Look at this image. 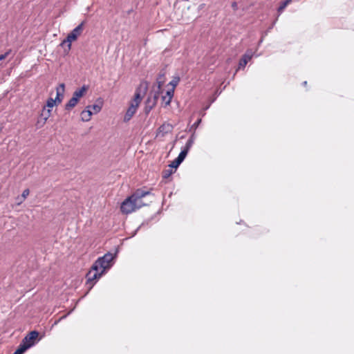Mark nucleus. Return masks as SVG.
<instances>
[{"label": "nucleus", "mask_w": 354, "mask_h": 354, "mask_svg": "<svg viewBox=\"0 0 354 354\" xmlns=\"http://www.w3.org/2000/svg\"><path fill=\"white\" fill-rule=\"evenodd\" d=\"M151 194V191L138 189L126 198L121 204L120 209L124 214H128L147 205L142 199Z\"/></svg>", "instance_id": "f257e3e1"}, {"label": "nucleus", "mask_w": 354, "mask_h": 354, "mask_svg": "<svg viewBox=\"0 0 354 354\" xmlns=\"http://www.w3.org/2000/svg\"><path fill=\"white\" fill-rule=\"evenodd\" d=\"M115 254L111 252L106 253L103 257H99L92 266L93 270H102L103 272L106 269L111 268V262L115 258Z\"/></svg>", "instance_id": "f03ea898"}, {"label": "nucleus", "mask_w": 354, "mask_h": 354, "mask_svg": "<svg viewBox=\"0 0 354 354\" xmlns=\"http://www.w3.org/2000/svg\"><path fill=\"white\" fill-rule=\"evenodd\" d=\"M84 21H82L80 24L77 27H75L66 37V38L61 43V46H63L64 44H67L68 49L69 51L71 48V42L77 39V37L82 34L83 31Z\"/></svg>", "instance_id": "7ed1b4c3"}, {"label": "nucleus", "mask_w": 354, "mask_h": 354, "mask_svg": "<svg viewBox=\"0 0 354 354\" xmlns=\"http://www.w3.org/2000/svg\"><path fill=\"white\" fill-rule=\"evenodd\" d=\"M159 98V92L156 91L153 93H151L146 102L145 106V112L148 114L151 109L156 106L158 99Z\"/></svg>", "instance_id": "20e7f679"}, {"label": "nucleus", "mask_w": 354, "mask_h": 354, "mask_svg": "<svg viewBox=\"0 0 354 354\" xmlns=\"http://www.w3.org/2000/svg\"><path fill=\"white\" fill-rule=\"evenodd\" d=\"M103 272L102 270H90L86 274V284L89 286V289H91L95 284V280L99 279L102 274Z\"/></svg>", "instance_id": "39448f33"}, {"label": "nucleus", "mask_w": 354, "mask_h": 354, "mask_svg": "<svg viewBox=\"0 0 354 354\" xmlns=\"http://www.w3.org/2000/svg\"><path fill=\"white\" fill-rule=\"evenodd\" d=\"M39 335V333L37 330H32L21 341V344L24 345L28 346L29 348L34 346L36 342V339Z\"/></svg>", "instance_id": "423d86ee"}, {"label": "nucleus", "mask_w": 354, "mask_h": 354, "mask_svg": "<svg viewBox=\"0 0 354 354\" xmlns=\"http://www.w3.org/2000/svg\"><path fill=\"white\" fill-rule=\"evenodd\" d=\"M253 53L252 50H247L246 53L242 56L239 63V68H244L248 62L252 59Z\"/></svg>", "instance_id": "0eeeda50"}, {"label": "nucleus", "mask_w": 354, "mask_h": 354, "mask_svg": "<svg viewBox=\"0 0 354 354\" xmlns=\"http://www.w3.org/2000/svg\"><path fill=\"white\" fill-rule=\"evenodd\" d=\"M137 109H138L137 106H135L134 105L131 104L130 106L128 108V109L124 115V122L129 121L131 119V118L133 116V115L136 113Z\"/></svg>", "instance_id": "6e6552de"}, {"label": "nucleus", "mask_w": 354, "mask_h": 354, "mask_svg": "<svg viewBox=\"0 0 354 354\" xmlns=\"http://www.w3.org/2000/svg\"><path fill=\"white\" fill-rule=\"evenodd\" d=\"M173 129L171 124L169 123H165L162 124L158 129V134H161L162 136H164L166 133L171 132Z\"/></svg>", "instance_id": "1a4fd4ad"}, {"label": "nucleus", "mask_w": 354, "mask_h": 354, "mask_svg": "<svg viewBox=\"0 0 354 354\" xmlns=\"http://www.w3.org/2000/svg\"><path fill=\"white\" fill-rule=\"evenodd\" d=\"M141 86H142V84H140V87L137 88L136 93H135L134 99H133V102L131 103V104H133L137 107H138V106L142 100V97L141 96V94H140Z\"/></svg>", "instance_id": "9d476101"}, {"label": "nucleus", "mask_w": 354, "mask_h": 354, "mask_svg": "<svg viewBox=\"0 0 354 354\" xmlns=\"http://www.w3.org/2000/svg\"><path fill=\"white\" fill-rule=\"evenodd\" d=\"M174 95V90L171 89L166 92V95L162 97V100L165 102V106H167L170 104L171 99Z\"/></svg>", "instance_id": "9b49d317"}, {"label": "nucleus", "mask_w": 354, "mask_h": 354, "mask_svg": "<svg viewBox=\"0 0 354 354\" xmlns=\"http://www.w3.org/2000/svg\"><path fill=\"white\" fill-rule=\"evenodd\" d=\"M86 90L87 87L85 85H84L80 89L76 90L73 93V97H76V99L79 100L80 98L84 95Z\"/></svg>", "instance_id": "f8f14e48"}, {"label": "nucleus", "mask_w": 354, "mask_h": 354, "mask_svg": "<svg viewBox=\"0 0 354 354\" xmlns=\"http://www.w3.org/2000/svg\"><path fill=\"white\" fill-rule=\"evenodd\" d=\"M79 102L78 100L76 99V97H71L70 100L65 105V109L67 111L71 110L73 107L76 106L77 102Z\"/></svg>", "instance_id": "ddd939ff"}, {"label": "nucleus", "mask_w": 354, "mask_h": 354, "mask_svg": "<svg viewBox=\"0 0 354 354\" xmlns=\"http://www.w3.org/2000/svg\"><path fill=\"white\" fill-rule=\"evenodd\" d=\"M165 83V74H159L156 79L157 89L159 93L162 84Z\"/></svg>", "instance_id": "4468645a"}, {"label": "nucleus", "mask_w": 354, "mask_h": 354, "mask_svg": "<svg viewBox=\"0 0 354 354\" xmlns=\"http://www.w3.org/2000/svg\"><path fill=\"white\" fill-rule=\"evenodd\" d=\"M28 348H29V345L28 346H26V345L25 346V345L22 344L21 343H20V344L19 345L18 348L14 352L13 354H23Z\"/></svg>", "instance_id": "2eb2a0df"}, {"label": "nucleus", "mask_w": 354, "mask_h": 354, "mask_svg": "<svg viewBox=\"0 0 354 354\" xmlns=\"http://www.w3.org/2000/svg\"><path fill=\"white\" fill-rule=\"evenodd\" d=\"M50 109L46 110L45 106L43 108L42 112L41 113V117L43 118L44 122L43 123H45L48 118L50 115Z\"/></svg>", "instance_id": "dca6fc26"}, {"label": "nucleus", "mask_w": 354, "mask_h": 354, "mask_svg": "<svg viewBox=\"0 0 354 354\" xmlns=\"http://www.w3.org/2000/svg\"><path fill=\"white\" fill-rule=\"evenodd\" d=\"M292 1V0H285L281 2L279 7L278 8V12L281 13L286 7Z\"/></svg>", "instance_id": "f3484780"}, {"label": "nucleus", "mask_w": 354, "mask_h": 354, "mask_svg": "<svg viewBox=\"0 0 354 354\" xmlns=\"http://www.w3.org/2000/svg\"><path fill=\"white\" fill-rule=\"evenodd\" d=\"M87 109H91L93 113H97L101 111L102 106L98 104H93L88 106Z\"/></svg>", "instance_id": "a211bd4d"}, {"label": "nucleus", "mask_w": 354, "mask_h": 354, "mask_svg": "<svg viewBox=\"0 0 354 354\" xmlns=\"http://www.w3.org/2000/svg\"><path fill=\"white\" fill-rule=\"evenodd\" d=\"M175 171H174L171 167L167 169L163 170L162 175L163 178H168Z\"/></svg>", "instance_id": "6ab92c4d"}, {"label": "nucleus", "mask_w": 354, "mask_h": 354, "mask_svg": "<svg viewBox=\"0 0 354 354\" xmlns=\"http://www.w3.org/2000/svg\"><path fill=\"white\" fill-rule=\"evenodd\" d=\"M188 152V150L183 148V149L180 151L177 158L181 162H183L185 160V157L187 156Z\"/></svg>", "instance_id": "aec40b11"}, {"label": "nucleus", "mask_w": 354, "mask_h": 354, "mask_svg": "<svg viewBox=\"0 0 354 354\" xmlns=\"http://www.w3.org/2000/svg\"><path fill=\"white\" fill-rule=\"evenodd\" d=\"M181 161L179 160L177 158L169 165V167L173 169H177L178 167L181 164Z\"/></svg>", "instance_id": "412c9836"}, {"label": "nucleus", "mask_w": 354, "mask_h": 354, "mask_svg": "<svg viewBox=\"0 0 354 354\" xmlns=\"http://www.w3.org/2000/svg\"><path fill=\"white\" fill-rule=\"evenodd\" d=\"M56 103V100L50 97L47 100L46 106L48 108H53Z\"/></svg>", "instance_id": "4be33fe9"}, {"label": "nucleus", "mask_w": 354, "mask_h": 354, "mask_svg": "<svg viewBox=\"0 0 354 354\" xmlns=\"http://www.w3.org/2000/svg\"><path fill=\"white\" fill-rule=\"evenodd\" d=\"M81 118L83 121L88 122L91 120V117L88 115L86 111H82L81 113Z\"/></svg>", "instance_id": "5701e85b"}, {"label": "nucleus", "mask_w": 354, "mask_h": 354, "mask_svg": "<svg viewBox=\"0 0 354 354\" xmlns=\"http://www.w3.org/2000/svg\"><path fill=\"white\" fill-rule=\"evenodd\" d=\"M201 122V119H198L191 127L190 128V131H195L198 125L200 124V123Z\"/></svg>", "instance_id": "b1692460"}, {"label": "nucleus", "mask_w": 354, "mask_h": 354, "mask_svg": "<svg viewBox=\"0 0 354 354\" xmlns=\"http://www.w3.org/2000/svg\"><path fill=\"white\" fill-rule=\"evenodd\" d=\"M193 144H194V140H188L185 144V146L184 147V149L189 151V149L192 147Z\"/></svg>", "instance_id": "393cba45"}, {"label": "nucleus", "mask_w": 354, "mask_h": 354, "mask_svg": "<svg viewBox=\"0 0 354 354\" xmlns=\"http://www.w3.org/2000/svg\"><path fill=\"white\" fill-rule=\"evenodd\" d=\"M29 189H26L23 191L22 192V194H21V198L23 200H24L29 194Z\"/></svg>", "instance_id": "a878e982"}, {"label": "nucleus", "mask_w": 354, "mask_h": 354, "mask_svg": "<svg viewBox=\"0 0 354 354\" xmlns=\"http://www.w3.org/2000/svg\"><path fill=\"white\" fill-rule=\"evenodd\" d=\"M180 81V78L179 77H176L175 79H174L171 82H170V84H171L173 86H176L178 82Z\"/></svg>", "instance_id": "bb28decb"}, {"label": "nucleus", "mask_w": 354, "mask_h": 354, "mask_svg": "<svg viewBox=\"0 0 354 354\" xmlns=\"http://www.w3.org/2000/svg\"><path fill=\"white\" fill-rule=\"evenodd\" d=\"M62 95V94L59 92V91L57 90V95H56V98L55 99L56 100V102L57 101L59 103H60L62 102V98H60V96Z\"/></svg>", "instance_id": "cd10ccee"}, {"label": "nucleus", "mask_w": 354, "mask_h": 354, "mask_svg": "<svg viewBox=\"0 0 354 354\" xmlns=\"http://www.w3.org/2000/svg\"><path fill=\"white\" fill-rule=\"evenodd\" d=\"M10 50H8L6 53H5L4 54L1 55H0V61L2 59H4L10 54Z\"/></svg>", "instance_id": "c85d7f7f"}, {"label": "nucleus", "mask_w": 354, "mask_h": 354, "mask_svg": "<svg viewBox=\"0 0 354 354\" xmlns=\"http://www.w3.org/2000/svg\"><path fill=\"white\" fill-rule=\"evenodd\" d=\"M84 111H86V113H87L88 115H89L91 118V115H93V111H91V109H87V107L86 108L85 110H84Z\"/></svg>", "instance_id": "c756f323"}, {"label": "nucleus", "mask_w": 354, "mask_h": 354, "mask_svg": "<svg viewBox=\"0 0 354 354\" xmlns=\"http://www.w3.org/2000/svg\"><path fill=\"white\" fill-rule=\"evenodd\" d=\"M232 7L234 10H236L237 9V3L236 2H233L232 4Z\"/></svg>", "instance_id": "7c9ffc66"}, {"label": "nucleus", "mask_w": 354, "mask_h": 354, "mask_svg": "<svg viewBox=\"0 0 354 354\" xmlns=\"http://www.w3.org/2000/svg\"><path fill=\"white\" fill-rule=\"evenodd\" d=\"M188 140H192L194 141V135H192Z\"/></svg>", "instance_id": "2f4dec72"}, {"label": "nucleus", "mask_w": 354, "mask_h": 354, "mask_svg": "<svg viewBox=\"0 0 354 354\" xmlns=\"http://www.w3.org/2000/svg\"><path fill=\"white\" fill-rule=\"evenodd\" d=\"M60 86H61V87L62 88V89L64 90V84H60Z\"/></svg>", "instance_id": "473e14b6"}, {"label": "nucleus", "mask_w": 354, "mask_h": 354, "mask_svg": "<svg viewBox=\"0 0 354 354\" xmlns=\"http://www.w3.org/2000/svg\"><path fill=\"white\" fill-rule=\"evenodd\" d=\"M302 84H303L304 86H306V85L307 84V82H306V81H304V82L302 83Z\"/></svg>", "instance_id": "72a5a7b5"}, {"label": "nucleus", "mask_w": 354, "mask_h": 354, "mask_svg": "<svg viewBox=\"0 0 354 354\" xmlns=\"http://www.w3.org/2000/svg\"><path fill=\"white\" fill-rule=\"evenodd\" d=\"M147 85H146V86H145V87H144V92H145V91L147 90Z\"/></svg>", "instance_id": "f704fd0d"}, {"label": "nucleus", "mask_w": 354, "mask_h": 354, "mask_svg": "<svg viewBox=\"0 0 354 354\" xmlns=\"http://www.w3.org/2000/svg\"><path fill=\"white\" fill-rule=\"evenodd\" d=\"M65 317H66V315L62 316V317L60 318V319H64V318H65Z\"/></svg>", "instance_id": "c9c22d12"}]
</instances>
